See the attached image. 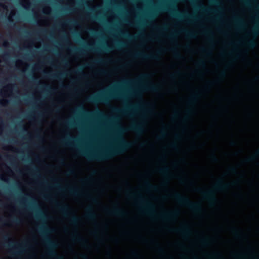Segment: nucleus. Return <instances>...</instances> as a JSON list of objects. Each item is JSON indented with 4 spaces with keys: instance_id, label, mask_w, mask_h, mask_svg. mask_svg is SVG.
Returning <instances> with one entry per match:
<instances>
[{
    "instance_id": "nucleus-1",
    "label": "nucleus",
    "mask_w": 259,
    "mask_h": 259,
    "mask_svg": "<svg viewBox=\"0 0 259 259\" xmlns=\"http://www.w3.org/2000/svg\"><path fill=\"white\" fill-rule=\"evenodd\" d=\"M150 77V74L145 73L134 80L124 79L117 82L112 89L103 91L97 95L89 96L87 101L93 103H106L113 99L123 98L124 96L120 91L132 83L139 85L140 89L143 90L157 92L160 89V86L149 82Z\"/></svg>"
},
{
    "instance_id": "nucleus-2",
    "label": "nucleus",
    "mask_w": 259,
    "mask_h": 259,
    "mask_svg": "<svg viewBox=\"0 0 259 259\" xmlns=\"http://www.w3.org/2000/svg\"><path fill=\"white\" fill-rule=\"evenodd\" d=\"M133 146V143L121 138L116 146L98 153L90 152L84 149H79V152L91 160L102 161L109 159L112 157L123 153Z\"/></svg>"
},
{
    "instance_id": "nucleus-3",
    "label": "nucleus",
    "mask_w": 259,
    "mask_h": 259,
    "mask_svg": "<svg viewBox=\"0 0 259 259\" xmlns=\"http://www.w3.org/2000/svg\"><path fill=\"white\" fill-rule=\"evenodd\" d=\"M38 230L43 238L45 244L48 247L47 255L54 259H64L63 256L59 255L56 252V249L58 247V243L52 241L48 236V234L53 232V230L42 224L38 227Z\"/></svg>"
},
{
    "instance_id": "nucleus-4",
    "label": "nucleus",
    "mask_w": 259,
    "mask_h": 259,
    "mask_svg": "<svg viewBox=\"0 0 259 259\" xmlns=\"http://www.w3.org/2000/svg\"><path fill=\"white\" fill-rule=\"evenodd\" d=\"M171 196L179 203L187 206L195 212L200 213L202 211V207L200 203L192 202L188 197L177 192Z\"/></svg>"
},
{
    "instance_id": "nucleus-5",
    "label": "nucleus",
    "mask_w": 259,
    "mask_h": 259,
    "mask_svg": "<svg viewBox=\"0 0 259 259\" xmlns=\"http://www.w3.org/2000/svg\"><path fill=\"white\" fill-rule=\"evenodd\" d=\"M3 238L5 241V246L11 248L12 250L15 251L12 252L13 255L20 254L24 252V247L22 244H16L15 242L10 241V235L9 234H4L3 236Z\"/></svg>"
},
{
    "instance_id": "nucleus-6",
    "label": "nucleus",
    "mask_w": 259,
    "mask_h": 259,
    "mask_svg": "<svg viewBox=\"0 0 259 259\" xmlns=\"http://www.w3.org/2000/svg\"><path fill=\"white\" fill-rule=\"evenodd\" d=\"M146 122L144 117L141 118L138 121L134 122L129 127L128 130L133 131L138 134L141 135L145 131Z\"/></svg>"
},
{
    "instance_id": "nucleus-7",
    "label": "nucleus",
    "mask_w": 259,
    "mask_h": 259,
    "mask_svg": "<svg viewBox=\"0 0 259 259\" xmlns=\"http://www.w3.org/2000/svg\"><path fill=\"white\" fill-rule=\"evenodd\" d=\"M195 191L202 195L203 197L206 199L211 206H213L217 202L215 193L213 190L203 191L200 188H197Z\"/></svg>"
},
{
    "instance_id": "nucleus-8",
    "label": "nucleus",
    "mask_w": 259,
    "mask_h": 259,
    "mask_svg": "<svg viewBox=\"0 0 259 259\" xmlns=\"http://www.w3.org/2000/svg\"><path fill=\"white\" fill-rule=\"evenodd\" d=\"M138 198L140 202L144 204V206L141 207L142 211L151 216L154 215L155 212L154 206L150 202L144 200L140 195L138 196Z\"/></svg>"
},
{
    "instance_id": "nucleus-9",
    "label": "nucleus",
    "mask_w": 259,
    "mask_h": 259,
    "mask_svg": "<svg viewBox=\"0 0 259 259\" xmlns=\"http://www.w3.org/2000/svg\"><path fill=\"white\" fill-rule=\"evenodd\" d=\"M162 10H168L169 13L175 17L179 19H183L184 18H187L189 20H195L197 19V18L195 17L193 15H190L188 13H186L185 14H182L181 12H180L177 9L174 8H170L168 9L167 8H163Z\"/></svg>"
},
{
    "instance_id": "nucleus-10",
    "label": "nucleus",
    "mask_w": 259,
    "mask_h": 259,
    "mask_svg": "<svg viewBox=\"0 0 259 259\" xmlns=\"http://www.w3.org/2000/svg\"><path fill=\"white\" fill-rule=\"evenodd\" d=\"M179 214V211L178 210L171 211H164L158 215V217L164 221H171L176 219Z\"/></svg>"
},
{
    "instance_id": "nucleus-11",
    "label": "nucleus",
    "mask_w": 259,
    "mask_h": 259,
    "mask_svg": "<svg viewBox=\"0 0 259 259\" xmlns=\"http://www.w3.org/2000/svg\"><path fill=\"white\" fill-rule=\"evenodd\" d=\"M79 111L84 115L91 117L103 118L104 117V113L99 109L95 112H91L85 110L82 107L79 108Z\"/></svg>"
},
{
    "instance_id": "nucleus-12",
    "label": "nucleus",
    "mask_w": 259,
    "mask_h": 259,
    "mask_svg": "<svg viewBox=\"0 0 259 259\" xmlns=\"http://www.w3.org/2000/svg\"><path fill=\"white\" fill-rule=\"evenodd\" d=\"M56 207L66 217H69L71 214V209L68 205L66 204H60L58 202L53 201Z\"/></svg>"
},
{
    "instance_id": "nucleus-13",
    "label": "nucleus",
    "mask_w": 259,
    "mask_h": 259,
    "mask_svg": "<svg viewBox=\"0 0 259 259\" xmlns=\"http://www.w3.org/2000/svg\"><path fill=\"white\" fill-rule=\"evenodd\" d=\"M139 107V106L138 104L131 105L126 106L124 109H119L116 108L115 110L117 112H119L122 114H129L130 115H132V113L135 111Z\"/></svg>"
},
{
    "instance_id": "nucleus-14",
    "label": "nucleus",
    "mask_w": 259,
    "mask_h": 259,
    "mask_svg": "<svg viewBox=\"0 0 259 259\" xmlns=\"http://www.w3.org/2000/svg\"><path fill=\"white\" fill-rule=\"evenodd\" d=\"M170 231L180 233L186 237L189 236L191 234V230L189 226L187 225H184L181 228L179 229H171Z\"/></svg>"
},
{
    "instance_id": "nucleus-15",
    "label": "nucleus",
    "mask_w": 259,
    "mask_h": 259,
    "mask_svg": "<svg viewBox=\"0 0 259 259\" xmlns=\"http://www.w3.org/2000/svg\"><path fill=\"white\" fill-rule=\"evenodd\" d=\"M160 54L159 51H157L155 54L147 55L144 53H137L135 54L134 56L137 58H141L144 59H151L157 60L159 59V55Z\"/></svg>"
},
{
    "instance_id": "nucleus-16",
    "label": "nucleus",
    "mask_w": 259,
    "mask_h": 259,
    "mask_svg": "<svg viewBox=\"0 0 259 259\" xmlns=\"http://www.w3.org/2000/svg\"><path fill=\"white\" fill-rule=\"evenodd\" d=\"M108 213L118 217H124L127 213L122 209L118 207H114L112 209H106Z\"/></svg>"
},
{
    "instance_id": "nucleus-17",
    "label": "nucleus",
    "mask_w": 259,
    "mask_h": 259,
    "mask_svg": "<svg viewBox=\"0 0 259 259\" xmlns=\"http://www.w3.org/2000/svg\"><path fill=\"white\" fill-rule=\"evenodd\" d=\"M230 186V184L224 183L222 180H219L214 185L213 188L216 191H223L228 189Z\"/></svg>"
},
{
    "instance_id": "nucleus-18",
    "label": "nucleus",
    "mask_w": 259,
    "mask_h": 259,
    "mask_svg": "<svg viewBox=\"0 0 259 259\" xmlns=\"http://www.w3.org/2000/svg\"><path fill=\"white\" fill-rule=\"evenodd\" d=\"M86 48L91 51H95H95L99 52L101 50H103V51L108 52L111 51L113 49V47L108 46V45H104V46H102V49H101L100 48L93 47L92 45H88L86 46Z\"/></svg>"
},
{
    "instance_id": "nucleus-19",
    "label": "nucleus",
    "mask_w": 259,
    "mask_h": 259,
    "mask_svg": "<svg viewBox=\"0 0 259 259\" xmlns=\"http://www.w3.org/2000/svg\"><path fill=\"white\" fill-rule=\"evenodd\" d=\"M256 21L251 28V34L255 38L259 35V16L255 18Z\"/></svg>"
},
{
    "instance_id": "nucleus-20",
    "label": "nucleus",
    "mask_w": 259,
    "mask_h": 259,
    "mask_svg": "<svg viewBox=\"0 0 259 259\" xmlns=\"http://www.w3.org/2000/svg\"><path fill=\"white\" fill-rule=\"evenodd\" d=\"M85 216L88 220L91 221H94L96 220V214L91 206H89L87 208Z\"/></svg>"
},
{
    "instance_id": "nucleus-21",
    "label": "nucleus",
    "mask_w": 259,
    "mask_h": 259,
    "mask_svg": "<svg viewBox=\"0 0 259 259\" xmlns=\"http://www.w3.org/2000/svg\"><path fill=\"white\" fill-rule=\"evenodd\" d=\"M72 240L74 241H76L77 242L81 243L83 246L87 247L86 245L88 243V241L87 239L81 237L78 234H74L72 235Z\"/></svg>"
},
{
    "instance_id": "nucleus-22",
    "label": "nucleus",
    "mask_w": 259,
    "mask_h": 259,
    "mask_svg": "<svg viewBox=\"0 0 259 259\" xmlns=\"http://www.w3.org/2000/svg\"><path fill=\"white\" fill-rule=\"evenodd\" d=\"M72 142H78V140L74 137H69L67 139L62 140L61 143L64 146H72L74 145V144Z\"/></svg>"
},
{
    "instance_id": "nucleus-23",
    "label": "nucleus",
    "mask_w": 259,
    "mask_h": 259,
    "mask_svg": "<svg viewBox=\"0 0 259 259\" xmlns=\"http://www.w3.org/2000/svg\"><path fill=\"white\" fill-rule=\"evenodd\" d=\"M200 93L198 92H197L193 94L190 99H189L188 103L189 104L192 105L194 103H195L199 99L200 97Z\"/></svg>"
},
{
    "instance_id": "nucleus-24",
    "label": "nucleus",
    "mask_w": 259,
    "mask_h": 259,
    "mask_svg": "<svg viewBox=\"0 0 259 259\" xmlns=\"http://www.w3.org/2000/svg\"><path fill=\"white\" fill-rule=\"evenodd\" d=\"M155 16V14H153L152 15H150L148 16V20L146 21V22L143 21V22H139L135 23V26H143L144 25H147L150 23L151 22V20L152 19L153 17Z\"/></svg>"
},
{
    "instance_id": "nucleus-25",
    "label": "nucleus",
    "mask_w": 259,
    "mask_h": 259,
    "mask_svg": "<svg viewBox=\"0 0 259 259\" xmlns=\"http://www.w3.org/2000/svg\"><path fill=\"white\" fill-rule=\"evenodd\" d=\"M245 45L249 49H254L256 47V43L253 39L247 40Z\"/></svg>"
},
{
    "instance_id": "nucleus-26",
    "label": "nucleus",
    "mask_w": 259,
    "mask_h": 259,
    "mask_svg": "<svg viewBox=\"0 0 259 259\" xmlns=\"http://www.w3.org/2000/svg\"><path fill=\"white\" fill-rule=\"evenodd\" d=\"M44 74H46L47 76H49L50 78L57 79H59L61 77H63L65 75V73H59L58 74H50L46 72H44Z\"/></svg>"
},
{
    "instance_id": "nucleus-27",
    "label": "nucleus",
    "mask_w": 259,
    "mask_h": 259,
    "mask_svg": "<svg viewBox=\"0 0 259 259\" xmlns=\"http://www.w3.org/2000/svg\"><path fill=\"white\" fill-rule=\"evenodd\" d=\"M36 218L37 219L40 218L41 220L44 221L47 218V217L45 213L39 208L36 211Z\"/></svg>"
},
{
    "instance_id": "nucleus-28",
    "label": "nucleus",
    "mask_w": 259,
    "mask_h": 259,
    "mask_svg": "<svg viewBox=\"0 0 259 259\" xmlns=\"http://www.w3.org/2000/svg\"><path fill=\"white\" fill-rule=\"evenodd\" d=\"M145 187L148 190H151L153 191H157L158 187L156 186L151 184L148 181H146L144 183Z\"/></svg>"
},
{
    "instance_id": "nucleus-29",
    "label": "nucleus",
    "mask_w": 259,
    "mask_h": 259,
    "mask_svg": "<svg viewBox=\"0 0 259 259\" xmlns=\"http://www.w3.org/2000/svg\"><path fill=\"white\" fill-rule=\"evenodd\" d=\"M159 172L164 176L166 179L168 178L169 176V168L167 166L159 169Z\"/></svg>"
},
{
    "instance_id": "nucleus-30",
    "label": "nucleus",
    "mask_w": 259,
    "mask_h": 259,
    "mask_svg": "<svg viewBox=\"0 0 259 259\" xmlns=\"http://www.w3.org/2000/svg\"><path fill=\"white\" fill-rule=\"evenodd\" d=\"M69 192L70 194L73 196H79L80 195L79 189L76 188H70Z\"/></svg>"
},
{
    "instance_id": "nucleus-31",
    "label": "nucleus",
    "mask_w": 259,
    "mask_h": 259,
    "mask_svg": "<svg viewBox=\"0 0 259 259\" xmlns=\"http://www.w3.org/2000/svg\"><path fill=\"white\" fill-rule=\"evenodd\" d=\"M181 32L184 33L186 36L189 38H194L195 37V33L188 31L186 29H182L181 30Z\"/></svg>"
},
{
    "instance_id": "nucleus-32",
    "label": "nucleus",
    "mask_w": 259,
    "mask_h": 259,
    "mask_svg": "<svg viewBox=\"0 0 259 259\" xmlns=\"http://www.w3.org/2000/svg\"><path fill=\"white\" fill-rule=\"evenodd\" d=\"M79 221V218L74 214H72V215L70 217V224L72 225H77Z\"/></svg>"
},
{
    "instance_id": "nucleus-33",
    "label": "nucleus",
    "mask_w": 259,
    "mask_h": 259,
    "mask_svg": "<svg viewBox=\"0 0 259 259\" xmlns=\"http://www.w3.org/2000/svg\"><path fill=\"white\" fill-rule=\"evenodd\" d=\"M211 241L212 240L209 238H203L200 240V242L203 246H208L210 244Z\"/></svg>"
},
{
    "instance_id": "nucleus-34",
    "label": "nucleus",
    "mask_w": 259,
    "mask_h": 259,
    "mask_svg": "<svg viewBox=\"0 0 259 259\" xmlns=\"http://www.w3.org/2000/svg\"><path fill=\"white\" fill-rule=\"evenodd\" d=\"M258 155H259V149L256 151V152L255 153V154H254L253 155H252L249 157L247 158L245 160V161L246 162L253 161L255 160V159H256V158Z\"/></svg>"
},
{
    "instance_id": "nucleus-35",
    "label": "nucleus",
    "mask_w": 259,
    "mask_h": 259,
    "mask_svg": "<svg viewBox=\"0 0 259 259\" xmlns=\"http://www.w3.org/2000/svg\"><path fill=\"white\" fill-rule=\"evenodd\" d=\"M121 34L123 37H124L130 40H132V39L135 38V36H134L133 35H131L128 32H122L121 33Z\"/></svg>"
},
{
    "instance_id": "nucleus-36",
    "label": "nucleus",
    "mask_w": 259,
    "mask_h": 259,
    "mask_svg": "<svg viewBox=\"0 0 259 259\" xmlns=\"http://www.w3.org/2000/svg\"><path fill=\"white\" fill-rule=\"evenodd\" d=\"M116 47L118 49H121L126 46V44L125 42L117 40L115 42Z\"/></svg>"
},
{
    "instance_id": "nucleus-37",
    "label": "nucleus",
    "mask_w": 259,
    "mask_h": 259,
    "mask_svg": "<svg viewBox=\"0 0 259 259\" xmlns=\"http://www.w3.org/2000/svg\"><path fill=\"white\" fill-rule=\"evenodd\" d=\"M231 231L236 237L239 238L241 237L240 231L236 228H232L231 229Z\"/></svg>"
},
{
    "instance_id": "nucleus-38",
    "label": "nucleus",
    "mask_w": 259,
    "mask_h": 259,
    "mask_svg": "<svg viewBox=\"0 0 259 259\" xmlns=\"http://www.w3.org/2000/svg\"><path fill=\"white\" fill-rule=\"evenodd\" d=\"M233 20L235 22V23L237 25H238V26H240L242 24V20L241 18H240L239 17H238V16H235L234 18H233Z\"/></svg>"
},
{
    "instance_id": "nucleus-39",
    "label": "nucleus",
    "mask_w": 259,
    "mask_h": 259,
    "mask_svg": "<svg viewBox=\"0 0 259 259\" xmlns=\"http://www.w3.org/2000/svg\"><path fill=\"white\" fill-rule=\"evenodd\" d=\"M196 8H199V9H201V10L202 11L205 12H208L212 11L211 10H210V9L207 8L206 7H205V6H204L202 5H200L199 6L196 7Z\"/></svg>"
},
{
    "instance_id": "nucleus-40",
    "label": "nucleus",
    "mask_w": 259,
    "mask_h": 259,
    "mask_svg": "<svg viewBox=\"0 0 259 259\" xmlns=\"http://www.w3.org/2000/svg\"><path fill=\"white\" fill-rule=\"evenodd\" d=\"M166 135L165 128H163L160 131V135L157 137V138L159 140L161 139Z\"/></svg>"
},
{
    "instance_id": "nucleus-41",
    "label": "nucleus",
    "mask_w": 259,
    "mask_h": 259,
    "mask_svg": "<svg viewBox=\"0 0 259 259\" xmlns=\"http://www.w3.org/2000/svg\"><path fill=\"white\" fill-rule=\"evenodd\" d=\"M105 62V60L103 59H101V58H100V59H96L95 60L94 62H93V63L94 64H103Z\"/></svg>"
},
{
    "instance_id": "nucleus-42",
    "label": "nucleus",
    "mask_w": 259,
    "mask_h": 259,
    "mask_svg": "<svg viewBox=\"0 0 259 259\" xmlns=\"http://www.w3.org/2000/svg\"><path fill=\"white\" fill-rule=\"evenodd\" d=\"M172 51H174V52L175 57L176 58L179 59L182 58V56L181 55V54L180 53V52H179L178 51H176L175 49H172Z\"/></svg>"
},
{
    "instance_id": "nucleus-43",
    "label": "nucleus",
    "mask_w": 259,
    "mask_h": 259,
    "mask_svg": "<svg viewBox=\"0 0 259 259\" xmlns=\"http://www.w3.org/2000/svg\"><path fill=\"white\" fill-rule=\"evenodd\" d=\"M75 73L77 74L80 75L81 76L85 77V74L83 73L82 68H79L76 71Z\"/></svg>"
},
{
    "instance_id": "nucleus-44",
    "label": "nucleus",
    "mask_w": 259,
    "mask_h": 259,
    "mask_svg": "<svg viewBox=\"0 0 259 259\" xmlns=\"http://www.w3.org/2000/svg\"><path fill=\"white\" fill-rule=\"evenodd\" d=\"M197 65L201 67H204L205 66V62L203 60H199L197 63Z\"/></svg>"
},
{
    "instance_id": "nucleus-45",
    "label": "nucleus",
    "mask_w": 259,
    "mask_h": 259,
    "mask_svg": "<svg viewBox=\"0 0 259 259\" xmlns=\"http://www.w3.org/2000/svg\"><path fill=\"white\" fill-rule=\"evenodd\" d=\"M73 51L76 52V53H77L78 54H80V55L83 54L84 52V51L83 50L81 49L76 48H74Z\"/></svg>"
},
{
    "instance_id": "nucleus-46",
    "label": "nucleus",
    "mask_w": 259,
    "mask_h": 259,
    "mask_svg": "<svg viewBox=\"0 0 259 259\" xmlns=\"http://www.w3.org/2000/svg\"><path fill=\"white\" fill-rule=\"evenodd\" d=\"M228 171L233 174H236L237 173V169L236 167L232 166L229 168Z\"/></svg>"
},
{
    "instance_id": "nucleus-47",
    "label": "nucleus",
    "mask_w": 259,
    "mask_h": 259,
    "mask_svg": "<svg viewBox=\"0 0 259 259\" xmlns=\"http://www.w3.org/2000/svg\"><path fill=\"white\" fill-rule=\"evenodd\" d=\"M169 146L174 149V150H177L178 149V145H177V144L176 143V142H173V143H170L169 145Z\"/></svg>"
},
{
    "instance_id": "nucleus-48",
    "label": "nucleus",
    "mask_w": 259,
    "mask_h": 259,
    "mask_svg": "<svg viewBox=\"0 0 259 259\" xmlns=\"http://www.w3.org/2000/svg\"><path fill=\"white\" fill-rule=\"evenodd\" d=\"M155 28L159 32L162 31H165L167 29V28L166 26H163V27H155Z\"/></svg>"
},
{
    "instance_id": "nucleus-49",
    "label": "nucleus",
    "mask_w": 259,
    "mask_h": 259,
    "mask_svg": "<svg viewBox=\"0 0 259 259\" xmlns=\"http://www.w3.org/2000/svg\"><path fill=\"white\" fill-rule=\"evenodd\" d=\"M186 115L185 116V118H184L185 120L187 119L188 118L189 115H191L193 113V112L191 109H188L186 111Z\"/></svg>"
},
{
    "instance_id": "nucleus-50",
    "label": "nucleus",
    "mask_w": 259,
    "mask_h": 259,
    "mask_svg": "<svg viewBox=\"0 0 259 259\" xmlns=\"http://www.w3.org/2000/svg\"><path fill=\"white\" fill-rule=\"evenodd\" d=\"M226 71L223 70L219 73V79L223 78L226 76Z\"/></svg>"
},
{
    "instance_id": "nucleus-51",
    "label": "nucleus",
    "mask_w": 259,
    "mask_h": 259,
    "mask_svg": "<svg viewBox=\"0 0 259 259\" xmlns=\"http://www.w3.org/2000/svg\"><path fill=\"white\" fill-rule=\"evenodd\" d=\"M200 51L202 53H207L208 54H210V53L206 49L204 48H201L200 49Z\"/></svg>"
},
{
    "instance_id": "nucleus-52",
    "label": "nucleus",
    "mask_w": 259,
    "mask_h": 259,
    "mask_svg": "<svg viewBox=\"0 0 259 259\" xmlns=\"http://www.w3.org/2000/svg\"><path fill=\"white\" fill-rule=\"evenodd\" d=\"M74 34L77 36L78 41H82L83 39L80 36V34H79V33H78L77 32H75Z\"/></svg>"
},
{
    "instance_id": "nucleus-53",
    "label": "nucleus",
    "mask_w": 259,
    "mask_h": 259,
    "mask_svg": "<svg viewBox=\"0 0 259 259\" xmlns=\"http://www.w3.org/2000/svg\"><path fill=\"white\" fill-rule=\"evenodd\" d=\"M211 160L214 162H217L218 161L217 157L213 154L211 155Z\"/></svg>"
},
{
    "instance_id": "nucleus-54",
    "label": "nucleus",
    "mask_w": 259,
    "mask_h": 259,
    "mask_svg": "<svg viewBox=\"0 0 259 259\" xmlns=\"http://www.w3.org/2000/svg\"><path fill=\"white\" fill-rule=\"evenodd\" d=\"M44 87L45 90L46 91H48L49 90H52L53 91L55 90L54 89L51 88L50 86H49L48 85H46Z\"/></svg>"
},
{
    "instance_id": "nucleus-55",
    "label": "nucleus",
    "mask_w": 259,
    "mask_h": 259,
    "mask_svg": "<svg viewBox=\"0 0 259 259\" xmlns=\"http://www.w3.org/2000/svg\"><path fill=\"white\" fill-rule=\"evenodd\" d=\"M98 73L102 75H106L107 74V72L104 70H101L98 71Z\"/></svg>"
},
{
    "instance_id": "nucleus-56",
    "label": "nucleus",
    "mask_w": 259,
    "mask_h": 259,
    "mask_svg": "<svg viewBox=\"0 0 259 259\" xmlns=\"http://www.w3.org/2000/svg\"><path fill=\"white\" fill-rule=\"evenodd\" d=\"M66 123L68 125H69V126H71V127H72V126H73L74 125V122H72V121H67V122H66Z\"/></svg>"
},
{
    "instance_id": "nucleus-57",
    "label": "nucleus",
    "mask_w": 259,
    "mask_h": 259,
    "mask_svg": "<svg viewBox=\"0 0 259 259\" xmlns=\"http://www.w3.org/2000/svg\"><path fill=\"white\" fill-rule=\"evenodd\" d=\"M20 220L19 219H17V218H16V219H14L13 220H12V222L13 223H16V224H18L20 222Z\"/></svg>"
},
{
    "instance_id": "nucleus-58",
    "label": "nucleus",
    "mask_w": 259,
    "mask_h": 259,
    "mask_svg": "<svg viewBox=\"0 0 259 259\" xmlns=\"http://www.w3.org/2000/svg\"><path fill=\"white\" fill-rule=\"evenodd\" d=\"M74 170L73 169H68V174L70 175H73L74 174Z\"/></svg>"
},
{
    "instance_id": "nucleus-59",
    "label": "nucleus",
    "mask_w": 259,
    "mask_h": 259,
    "mask_svg": "<svg viewBox=\"0 0 259 259\" xmlns=\"http://www.w3.org/2000/svg\"><path fill=\"white\" fill-rule=\"evenodd\" d=\"M90 198V199L94 202V203H96L97 202V200L96 198L95 197H89Z\"/></svg>"
},
{
    "instance_id": "nucleus-60",
    "label": "nucleus",
    "mask_w": 259,
    "mask_h": 259,
    "mask_svg": "<svg viewBox=\"0 0 259 259\" xmlns=\"http://www.w3.org/2000/svg\"><path fill=\"white\" fill-rule=\"evenodd\" d=\"M76 23V21L74 20H70L67 21V23H69L71 24H74Z\"/></svg>"
},
{
    "instance_id": "nucleus-61",
    "label": "nucleus",
    "mask_w": 259,
    "mask_h": 259,
    "mask_svg": "<svg viewBox=\"0 0 259 259\" xmlns=\"http://www.w3.org/2000/svg\"><path fill=\"white\" fill-rule=\"evenodd\" d=\"M80 257L82 259H88L87 255L84 254H80Z\"/></svg>"
},
{
    "instance_id": "nucleus-62",
    "label": "nucleus",
    "mask_w": 259,
    "mask_h": 259,
    "mask_svg": "<svg viewBox=\"0 0 259 259\" xmlns=\"http://www.w3.org/2000/svg\"><path fill=\"white\" fill-rule=\"evenodd\" d=\"M147 112L149 113V114H152L153 112V109L152 108H148L147 110Z\"/></svg>"
},
{
    "instance_id": "nucleus-63",
    "label": "nucleus",
    "mask_w": 259,
    "mask_h": 259,
    "mask_svg": "<svg viewBox=\"0 0 259 259\" xmlns=\"http://www.w3.org/2000/svg\"><path fill=\"white\" fill-rule=\"evenodd\" d=\"M175 35H176V33H172V34H171L170 35H169L168 37L170 39H172L174 38Z\"/></svg>"
},
{
    "instance_id": "nucleus-64",
    "label": "nucleus",
    "mask_w": 259,
    "mask_h": 259,
    "mask_svg": "<svg viewBox=\"0 0 259 259\" xmlns=\"http://www.w3.org/2000/svg\"><path fill=\"white\" fill-rule=\"evenodd\" d=\"M128 195L130 197H131V198L135 197V194L133 193H128Z\"/></svg>"
}]
</instances>
